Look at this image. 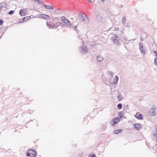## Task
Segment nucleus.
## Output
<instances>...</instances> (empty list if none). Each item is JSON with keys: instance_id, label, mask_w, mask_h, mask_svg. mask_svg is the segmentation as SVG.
<instances>
[{"instance_id": "1", "label": "nucleus", "mask_w": 157, "mask_h": 157, "mask_svg": "<svg viewBox=\"0 0 157 157\" xmlns=\"http://www.w3.org/2000/svg\"><path fill=\"white\" fill-rule=\"evenodd\" d=\"M27 156L30 157H36V156L37 152L36 151L33 149H29L26 152Z\"/></svg>"}, {"instance_id": "2", "label": "nucleus", "mask_w": 157, "mask_h": 157, "mask_svg": "<svg viewBox=\"0 0 157 157\" xmlns=\"http://www.w3.org/2000/svg\"><path fill=\"white\" fill-rule=\"evenodd\" d=\"M79 16L82 19V21L86 23H88L89 22L88 17L84 13H82L81 12L79 13Z\"/></svg>"}, {"instance_id": "3", "label": "nucleus", "mask_w": 157, "mask_h": 157, "mask_svg": "<svg viewBox=\"0 0 157 157\" xmlns=\"http://www.w3.org/2000/svg\"><path fill=\"white\" fill-rule=\"evenodd\" d=\"M112 41L114 43L119 45L120 44L119 37L116 34H114L113 35V37L111 38Z\"/></svg>"}, {"instance_id": "4", "label": "nucleus", "mask_w": 157, "mask_h": 157, "mask_svg": "<svg viewBox=\"0 0 157 157\" xmlns=\"http://www.w3.org/2000/svg\"><path fill=\"white\" fill-rule=\"evenodd\" d=\"M87 49L85 46L82 45L80 47L79 51L82 54H86L87 52Z\"/></svg>"}, {"instance_id": "5", "label": "nucleus", "mask_w": 157, "mask_h": 157, "mask_svg": "<svg viewBox=\"0 0 157 157\" xmlns=\"http://www.w3.org/2000/svg\"><path fill=\"white\" fill-rule=\"evenodd\" d=\"M139 48L140 51L142 55H144L146 53V51L143 48V45L141 42L139 43Z\"/></svg>"}, {"instance_id": "6", "label": "nucleus", "mask_w": 157, "mask_h": 157, "mask_svg": "<svg viewBox=\"0 0 157 157\" xmlns=\"http://www.w3.org/2000/svg\"><path fill=\"white\" fill-rule=\"evenodd\" d=\"M120 121L118 117H117L113 119L110 122L112 125H113L114 124L118 123Z\"/></svg>"}, {"instance_id": "7", "label": "nucleus", "mask_w": 157, "mask_h": 157, "mask_svg": "<svg viewBox=\"0 0 157 157\" xmlns=\"http://www.w3.org/2000/svg\"><path fill=\"white\" fill-rule=\"evenodd\" d=\"M27 9H21L19 12V14L21 16H23L26 15L27 11H26Z\"/></svg>"}, {"instance_id": "8", "label": "nucleus", "mask_w": 157, "mask_h": 157, "mask_svg": "<svg viewBox=\"0 0 157 157\" xmlns=\"http://www.w3.org/2000/svg\"><path fill=\"white\" fill-rule=\"evenodd\" d=\"M134 116L136 118L138 119L142 120L143 119V117L142 115L139 112H137Z\"/></svg>"}, {"instance_id": "9", "label": "nucleus", "mask_w": 157, "mask_h": 157, "mask_svg": "<svg viewBox=\"0 0 157 157\" xmlns=\"http://www.w3.org/2000/svg\"><path fill=\"white\" fill-rule=\"evenodd\" d=\"M52 22L49 21H47L46 22V25L47 26L49 27V28H52L53 29L54 28V27H53V25L52 24Z\"/></svg>"}, {"instance_id": "10", "label": "nucleus", "mask_w": 157, "mask_h": 157, "mask_svg": "<svg viewBox=\"0 0 157 157\" xmlns=\"http://www.w3.org/2000/svg\"><path fill=\"white\" fill-rule=\"evenodd\" d=\"M40 17L46 20L48 19L49 17L47 15L41 14L40 15Z\"/></svg>"}, {"instance_id": "11", "label": "nucleus", "mask_w": 157, "mask_h": 157, "mask_svg": "<svg viewBox=\"0 0 157 157\" xmlns=\"http://www.w3.org/2000/svg\"><path fill=\"white\" fill-rule=\"evenodd\" d=\"M149 112L151 115L152 116H155L156 114V112L153 108L151 109Z\"/></svg>"}, {"instance_id": "12", "label": "nucleus", "mask_w": 157, "mask_h": 157, "mask_svg": "<svg viewBox=\"0 0 157 157\" xmlns=\"http://www.w3.org/2000/svg\"><path fill=\"white\" fill-rule=\"evenodd\" d=\"M43 7L44 8H46L47 9H49V10H52L53 9L54 7L51 6H50V5H44Z\"/></svg>"}, {"instance_id": "13", "label": "nucleus", "mask_w": 157, "mask_h": 157, "mask_svg": "<svg viewBox=\"0 0 157 157\" xmlns=\"http://www.w3.org/2000/svg\"><path fill=\"white\" fill-rule=\"evenodd\" d=\"M140 126L141 124H134V128L136 130H139Z\"/></svg>"}, {"instance_id": "14", "label": "nucleus", "mask_w": 157, "mask_h": 157, "mask_svg": "<svg viewBox=\"0 0 157 157\" xmlns=\"http://www.w3.org/2000/svg\"><path fill=\"white\" fill-rule=\"evenodd\" d=\"M122 131V129H119L114 130L113 132L114 134H117L121 132Z\"/></svg>"}, {"instance_id": "15", "label": "nucleus", "mask_w": 157, "mask_h": 157, "mask_svg": "<svg viewBox=\"0 0 157 157\" xmlns=\"http://www.w3.org/2000/svg\"><path fill=\"white\" fill-rule=\"evenodd\" d=\"M107 127V124L106 123H105L103 124L101 127V129H102L104 131L105 130Z\"/></svg>"}, {"instance_id": "16", "label": "nucleus", "mask_w": 157, "mask_h": 157, "mask_svg": "<svg viewBox=\"0 0 157 157\" xmlns=\"http://www.w3.org/2000/svg\"><path fill=\"white\" fill-rule=\"evenodd\" d=\"M97 60L98 62H100L103 60V57L100 55H99L97 57Z\"/></svg>"}, {"instance_id": "17", "label": "nucleus", "mask_w": 157, "mask_h": 157, "mask_svg": "<svg viewBox=\"0 0 157 157\" xmlns=\"http://www.w3.org/2000/svg\"><path fill=\"white\" fill-rule=\"evenodd\" d=\"M62 23L61 22H58L54 25H53V27H54V28H57Z\"/></svg>"}, {"instance_id": "18", "label": "nucleus", "mask_w": 157, "mask_h": 157, "mask_svg": "<svg viewBox=\"0 0 157 157\" xmlns=\"http://www.w3.org/2000/svg\"><path fill=\"white\" fill-rule=\"evenodd\" d=\"M118 77L117 75H116L115 77V78L114 80V84H117V83L118 81Z\"/></svg>"}, {"instance_id": "19", "label": "nucleus", "mask_w": 157, "mask_h": 157, "mask_svg": "<svg viewBox=\"0 0 157 157\" xmlns=\"http://www.w3.org/2000/svg\"><path fill=\"white\" fill-rule=\"evenodd\" d=\"M30 18V17L28 16L23 17L22 18V22H24L25 21L27 20Z\"/></svg>"}, {"instance_id": "20", "label": "nucleus", "mask_w": 157, "mask_h": 157, "mask_svg": "<svg viewBox=\"0 0 157 157\" xmlns=\"http://www.w3.org/2000/svg\"><path fill=\"white\" fill-rule=\"evenodd\" d=\"M61 19L62 21L63 22V23H66L67 20V18H66L65 17L63 16L61 17Z\"/></svg>"}, {"instance_id": "21", "label": "nucleus", "mask_w": 157, "mask_h": 157, "mask_svg": "<svg viewBox=\"0 0 157 157\" xmlns=\"http://www.w3.org/2000/svg\"><path fill=\"white\" fill-rule=\"evenodd\" d=\"M117 98L119 101L121 100L122 99L121 95L120 94H119L117 96Z\"/></svg>"}, {"instance_id": "22", "label": "nucleus", "mask_w": 157, "mask_h": 157, "mask_svg": "<svg viewBox=\"0 0 157 157\" xmlns=\"http://www.w3.org/2000/svg\"><path fill=\"white\" fill-rule=\"evenodd\" d=\"M36 3L38 4H42L43 3L42 1L40 0H36Z\"/></svg>"}, {"instance_id": "23", "label": "nucleus", "mask_w": 157, "mask_h": 157, "mask_svg": "<svg viewBox=\"0 0 157 157\" xmlns=\"http://www.w3.org/2000/svg\"><path fill=\"white\" fill-rule=\"evenodd\" d=\"M66 24L67 25L69 26H71V23L68 20H67Z\"/></svg>"}, {"instance_id": "24", "label": "nucleus", "mask_w": 157, "mask_h": 157, "mask_svg": "<svg viewBox=\"0 0 157 157\" xmlns=\"http://www.w3.org/2000/svg\"><path fill=\"white\" fill-rule=\"evenodd\" d=\"M117 107L119 109H121L122 107V104L121 103H119L117 105Z\"/></svg>"}, {"instance_id": "25", "label": "nucleus", "mask_w": 157, "mask_h": 157, "mask_svg": "<svg viewBox=\"0 0 157 157\" xmlns=\"http://www.w3.org/2000/svg\"><path fill=\"white\" fill-rule=\"evenodd\" d=\"M125 21H126V17H123V18L122 20V24H124L125 23Z\"/></svg>"}, {"instance_id": "26", "label": "nucleus", "mask_w": 157, "mask_h": 157, "mask_svg": "<svg viewBox=\"0 0 157 157\" xmlns=\"http://www.w3.org/2000/svg\"><path fill=\"white\" fill-rule=\"evenodd\" d=\"M118 116H119L120 118H121L123 117V114L121 112H120L118 113Z\"/></svg>"}, {"instance_id": "27", "label": "nucleus", "mask_w": 157, "mask_h": 157, "mask_svg": "<svg viewBox=\"0 0 157 157\" xmlns=\"http://www.w3.org/2000/svg\"><path fill=\"white\" fill-rule=\"evenodd\" d=\"M89 157H97L96 156V155L94 154H92L89 155Z\"/></svg>"}, {"instance_id": "28", "label": "nucleus", "mask_w": 157, "mask_h": 157, "mask_svg": "<svg viewBox=\"0 0 157 157\" xmlns=\"http://www.w3.org/2000/svg\"><path fill=\"white\" fill-rule=\"evenodd\" d=\"M154 64L157 66V58H155L154 60Z\"/></svg>"}, {"instance_id": "29", "label": "nucleus", "mask_w": 157, "mask_h": 157, "mask_svg": "<svg viewBox=\"0 0 157 157\" xmlns=\"http://www.w3.org/2000/svg\"><path fill=\"white\" fill-rule=\"evenodd\" d=\"M14 11V10H10L8 12V14L10 15H11L13 13Z\"/></svg>"}, {"instance_id": "30", "label": "nucleus", "mask_w": 157, "mask_h": 157, "mask_svg": "<svg viewBox=\"0 0 157 157\" xmlns=\"http://www.w3.org/2000/svg\"><path fill=\"white\" fill-rule=\"evenodd\" d=\"M101 149L99 150V151L100 152H102L104 151V148H101Z\"/></svg>"}, {"instance_id": "31", "label": "nucleus", "mask_w": 157, "mask_h": 157, "mask_svg": "<svg viewBox=\"0 0 157 157\" xmlns=\"http://www.w3.org/2000/svg\"><path fill=\"white\" fill-rule=\"evenodd\" d=\"M153 135L154 137H156V141H157V134L154 133L153 134Z\"/></svg>"}, {"instance_id": "32", "label": "nucleus", "mask_w": 157, "mask_h": 157, "mask_svg": "<svg viewBox=\"0 0 157 157\" xmlns=\"http://www.w3.org/2000/svg\"><path fill=\"white\" fill-rule=\"evenodd\" d=\"M3 23V21L2 20L0 19V25H2Z\"/></svg>"}, {"instance_id": "33", "label": "nucleus", "mask_w": 157, "mask_h": 157, "mask_svg": "<svg viewBox=\"0 0 157 157\" xmlns=\"http://www.w3.org/2000/svg\"><path fill=\"white\" fill-rule=\"evenodd\" d=\"M153 23V21L152 20H150V21H149V24H152Z\"/></svg>"}, {"instance_id": "34", "label": "nucleus", "mask_w": 157, "mask_h": 157, "mask_svg": "<svg viewBox=\"0 0 157 157\" xmlns=\"http://www.w3.org/2000/svg\"><path fill=\"white\" fill-rule=\"evenodd\" d=\"M119 30V28H116L114 29V30L116 31H118Z\"/></svg>"}, {"instance_id": "35", "label": "nucleus", "mask_w": 157, "mask_h": 157, "mask_svg": "<svg viewBox=\"0 0 157 157\" xmlns=\"http://www.w3.org/2000/svg\"><path fill=\"white\" fill-rule=\"evenodd\" d=\"M124 40H128V41H129V40H128V38H126V37H124Z\"/></svg>"}, {"instance_id": "36", "label": "nucleus", "mask_w": 157, "mask_h": 157, "mask_svg": "<svg viewBox=\"0 0 157 157\" xmlns=\"http://www.w3.org/2000/svg\"><path fill=\"white\" fill-rule=\"evenodd\" d=\"M109 73L112 76L113 75V73L112 72H111L110 71H109Z\"/></svg>"}, {"instance_id": "37", "label": "nucleus", "mask_w": 157, "mask_h": 157, "mask_svg": "<svg viewBox=\"0 0 157 157\" xmlns=\"http://www.w3.org/2000/svg\"><path fill=\"white\" fill-rule=\"evenodd\" d=\"M88 1L90 2V3H92V2L91 0H87Z\"/></svg>"}, {"instance_id": "38", "label": "nucleus", "mask_w": 157, "mask_h": 157, "mask_svg": "<svg viewBox=\"0 0 157 157\" xmlns=\"http://www.w3.org/2000/svg\"><path fill=\"white\" fill-rule=\"evenodd\" d=\"M2 6H1V5L0 4V10L2 9Z\"/></svg>"}, {"instance_id": "39", "label": "nucleus", "mask_w": 157, "mask_h": 157, "mask_svg": "<svg viewBox=\"0 0 157 157\" xmlns=\"http://www.w3.org/2000/svg\"><path fill=\"white\" fill-rule=\"evenodd\" d=\"M155 56H156V58H157V53H156L155 54Z\"/></svg>"}, {"instance_id": "40", "label": "nucleus", "mask_w": 157, "mask_h": 157, "mask_svg": "<svg viewBox=\"0 0 157 157\" xmlns=\"http://www.w3.org/2000/svg\"><path fill=\"white\" fill-rule=\"evenodd\" d=\"M77 28V26H75V29L76 30V28Z\"/></svg>"}, {"instance_id": "41", "label": "nucleus", "mask_w": 157, "mask_h": 157, "mask_svg": "<svg viewBox=\"0 0 157 157\" xmlns=\"http://www.w3.org/2000/svg\"><path fill=\"white\" fill-rule=\"evenodd\" d=\"M153 52H154V53H155H155H157L156 52V51H153Z\"/></svg>"}, {"instance_id": "42", "label": "nucleus", "mask_w": 157, "mask_h": 157, "mask_svg": "<svg viewBox=\"0 0 157 157\" xmlns=\"http://www.w3.org/2000/svg\"><path fill=\"white\" fill-rule=\"evenodd\" d=\"M105 0H101V1L102 2H104V1H105Z\"/></svg>"}, {"instance_id": "43", "label": "nucleus", "mask_w": 157, "mask_h": 157, "mask_svg": "<svg viewBox=\"0 0 157 157\" xmlns=\"http://www.w3.org/2000/svg\"><path fill=\"white\" fill-rule=\"evenodd\" d=\"M5 120L6 121L8 120V118L7 117H6L5 119Z\"/></svg>"}, {"instance_id": "44", "label": "nucleus", "mask_w": 157, "mask_h": 157, "mask_svg": "<svg viewBox=\"0 0 157 157\" xmlns=\"http://www.w3.org/2000/svg\"><path fill=\"white\" fill-rule=\"evenodd\" d=\"M122 6H122V5H121V7H122Z\"/></svg>"}, {"instance_id": "45", "label": "nucleus", "mask_w": 157, "mask_h": 157, "mask_svg": "<svg viewBox=\"0 0 157 157\" xmlns=\"http://www.w3.org/2000/svg\"><path fill=\"white\" fill-rule=\"evenodd\" d=\"M21 22H22V21H19V23H21Z\"/></svg>"}, {"instance_id": "46", "label": "nucleus", "mask_w": 157, "mask_h": 157, "mask_svg": "<svg viewBox=\"0 0 157 157\" xmlns=\"http://www.w3.org/2000/svg\"><path fill=\"white\" fill-rule=\"evenodd\" d=\"M156 132H157V129L156 130Z\"/></svg>"}, {"instance_id": "47", "label": "nucleus", "mask_w": 157, "mask_h": 157, "mask_svg": "<svg viewBox=\"0 0 157 157\" xmlns=\"http://www.w3.org/2000/svg\"><path fill=\"white\" fill-rule=\"evenodd\" d=\"M1 38V37H0V39Z\"/></svg>"}]
</instances>
